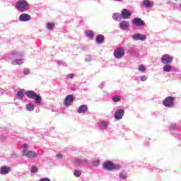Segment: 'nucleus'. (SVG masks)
<instances>
[{
	"instance_id": "1",
	"label": "nucleus",
	"mask_w": 181,
	"mask_h": 181,
	"mask_svg": "<svg viewBox=\"0 0 181 181\" xmlns=\"http://www.w3.org/2000/svg\"><path fill=\"white\" fill-rule=\"evenodd\" d=\"M103 168L104 170L112 172V170H118L121 169V165L115 164L110 160H107L103 163Z\"/></svg>"
},
{
	"instance_id": "2",
	"label": "nucleus",
	"mask_w": 181,
	"mask_h": 181,
	"mask_svg": "<svg viewBox=\"0 0 181 181\" xmlns=\"http://www.w3.org/2000/svg\"><path fill=\"white\" fill-rule=\"evenodd\" d=\"M28 6H29V4L26 0H18L16 4V8L19 12H25Z\"/></svg>"
},
{
	"instance_id": "3",
	"label": "nucleus",
	"mask_w": 181,
	"mask_h": 181,
	"mask_svg": "<svg viewBox=\"0 0 181 181\" xmlns=\"http://www.w3.org/2000/svg\"><path fill=\"white\" fill-rule=\"evenodd\" d=\"M25 95H27V97L31 100H35L36 104H40V103H42V97L32 90L27 91L25 93Z\"/></svg>"
},
{
	"instance_id": "4",
	"label": "nucleus",
	"mask_w": 181,
	"mask_h": 181,
	"mask_svg": "<svg viewBox=\"0 0 181 181\" xmlns=\"http://www.w3.org/2000/svg\"><path fill=\"white\" fill-rule=\"evenodd\" d=\"M114 56L116 59H121L125 56V50L122 47H118L114 51Z\"/></svg>"
},
{
	"instance_id": "5",
	"label": "nucleus",
	"mask_w": 181,
	"mask_h": 181,
	"mask_svg": "<svg viewBox=\"0 0 181 181\" xmlns=\"http://www.w3.org/2000/svg\"><path fill=\"white\" fill-rule=\"evenodd\" d=\"M173 101H175V98L168 96L163 100V105L165 107H172L173 105Z\"/></svg>"
},
{
	"instance_id": "6",
	"label": "nucleus",
	"mask_w": 181,
	"mask_h": 181,
	"mask_svg": "<svg viewBox=\"0 0 181 181\" xmlns=\"http://www.w3.org/2000/svg\"><path fill=\"white\" fill-rule=\"evenodd\" d=\"M22 156H25V158H28V159H35V158H37V154L33 151H29L26 153H24Z\"/></svg>"
},
{
	"instance_id": "7",
	"label": "nucleus",
	"mask_w": 181,
	"mask_h": 181,
	"mask_svg": "<svg viewBox=\"0 0 181 181\" xmlns=\"http://www.w3.org/2000/svg\"><path fill=\"white\" fill-rule=\"evenodd\" d=\"M132 23L133 25H135V26H145V21L139 18H135L132 21Z\"/></svg>"
},
{
	"instance_id": "8",
	"label": "nucleus",
	"mask_w": 181,
	"mask_h": 181,
	"mask_svg": "<svg viewBox=\"0 0 181 181\" xmlns=\"http://www.w3.org/2000/svg\"><path fill=\"white\" fill-rule=\"evenodd\" d=\"M161 60L164 64H167V63H170V62H173V58L170 57V56H169V54H165L162 56Z\"/></svg>"
},
{
	"instance_id": "9",
	"label": "nucleus",
	"mask_w": 181,
	"mask_h": 181,
	"mask_svg": "<svg viewBox=\"0 0 181 181\" xmlns=\"http://www.w3.org/2000/svg\"><path fill=\"white\" fill-rule=\"evenodd\" d=\"M124 114H125V112L122 109H119L116 111L115 114V119H122V117H124Z\"/></svg>"
},
{
	"instance_id": "10",
	"label": "nucleus",
	"mask_w": 181,
	"mask_h": 181,
	"mask_svg": "<svg viewBox=\"0 0 181 181\" xmlns=\"http://www.w3.org/2000/svg\"><path fill=\"white\" fill-rule=\"evenodd\" d=\"M121 16L122 19H129L131 16V12H129V10L124 8L122 11Z\"/></svg>"
},
{
	"instance_id": "11",
	"label": "nucleus",
	"mask_w": 181,
	"mask_h": 181,
	"mask_svg": "<svg viewBox=\"0 0 181 181\" xmlns=\"http://www.w3.org/2000/svg\"><path fill=\"white\" fill-rule=\"evenodd\" d=\"M74 99L73 98V95H68L64 100L65 105H71L73 104V101Z\"/></svg>"
},
{
	"instance_id": "12",
	"label": "nucleus",
	"mask_w": 181,
	"mask_h": 181,
	"mask_svg": "<svg viewBox=\"0 0 181 181\" xmlns=\"http://www.w3.org/2000/svg\"><path fill=\"white\" fill-rule=\"evenodd\" d=\"M30 15L26 14V13H23L19 16V20L21 22H28V21H30Z\"/></svg>"
},
{
	"instance_id": "13",
	"label": "nucleus",
	"mask_w": 181,
	"mask_h": 181,
	"mask_svg": "<svg viewBox=\"0 0 181 181\" xmlns=\"http://www.w3.org/2000/svg\"><path fill=\"white\" fill-rule=\"evenodd\" d=\"M134 40H145L146 39V35H141L139 33L134 34L133 35Z\"/></svg>"
},
{
	"instance_id": "14",
	"label": "nucleus",
	"mask_w": 181,
	"mask_h": 181,
	"mask_svg": "<svg viewBox=\"0 0 181 181\" xmlns=\"http://www.w3.org/2000/svg\"><path fill=\"white\" fill-rule=\"evenodd\" d=\"M9 172H11V168L6 165L1 167L0 169V173L1 175H6L9 173Z\"/></svg>"
},
{
	"instance_id": "15",
	"label": "nucleus",
	"mask_w": 181,
	"mask_h": 181,
	"mask_svg": "<svg viewBox=\"0 0 181 181\" xmlns=\"http://www.w3.org/2000/svg\"><path fill=\"white\" fill-rule=\"evenodd\" d=\"M88 107L86 105H81L78 109V114H83L84 112H87Z\"/></svg>"
},
{
	"instance_id": "16",
	"label": "nucleus",
	"mask_w": 181,
	"mask_h": 181,
	"mask_svg": "<svg viewBox=\"0 0 181 181\" xmlns=\"http://www.w3.org/2000/svg\"><path fill=\"white\" fill-rule=\"evenodd\" d=\"M143 5L146 8H153V1H151L150 0H144L143 1Z\"/></svg>"
},
{
	"instance_id": "17",
	"label": "nucleus",
	"mask_w": 181,
	"mask_h": 181,
	"mask_svg": "<svg viewBox=\"0 0 181 181\" xmlns=\"http://www.w3.org/2000/svg\"><path fill=\"white\" fill-rule=\"evenodd\" d=\"M11 64L15 66V64H18V66H21V64H23V59H17L14 61L11 62Z\"/></svg>"
},
{
	"instance_id": "18",
	"label": "nucleus",
	"mask_w": 181,
	"mask_h": 181,
	"mask_svg": "<svg viewBox=\"0 0 181 181\" xmlns=\"http://www.w3.org/2000/svg\"><path fill=\"white\" fill-rule=\"evenodd\" d=\"M95 40H96L97 43H103V42H104V35H98L96 36Z\"/></svg>"
},
{
	"instance_id": "19",
	"label": "nucleus",
	"mask_w": 181,
	"mask_h": 181,
	"mask_svg": "<svg viewBox=\"0 0 181 181\" xmlns=\"http://www.w3.org/2000/svg\"><path fill=\"white\" fill-rule=\"evenodd\" d=\"M85 163H88V161L87 160V159H84L83 161H81V160H76L75 161V165H85Z\"/></svg>"
},
{
	"instance_id": "20",
	"label": "nucleus",
	"mask_w": 181,
	"mask_h": 181,
	"mask_svg": "<svg viewBox=\"0 0 181 181\" xmlns=\"http://www.w3.org/2000/svg\"><path fill=\"white\" fill-rule=\"evenodd\" d=\"M112 18L115 21H119L121 19V13H115L112 15Z\"/></svg>"
},
{
	"instance_id": "21",
	"label": "nucleus",
	"mask_w": 181,
	"mask_h": 181,
	"mask_svg": "<svg viewBox=\"0 0 181 181\" xmlns=\"http://www.w3.org/2000/svg\"><path fill=\"white\" fill-rule=\"evenodd\" d=\"M86 35L87 37H90V38L94 37V33L91 30H86Z\"/></svg>"
},
{
	"instance_id": "22",
	"label": "nucleus",
	"mask_w": 181,
	"mask_h": 181,
	"mask_svg": "<svg viewBox=\"0 0 181 181\" xmlns=\"http://www.w3.org/2000/svg\"><path fill=\"white\" fill-rule=\"evenodd\" d=\"M47 29H49V30H53L54 29V24L51 23H47L46 24Z\"/></svg>"
},
{
	"instance_id": "23",
	"label": "nucleus",
	"mask_w": 181,
	"mask_h": 181,
	"mask_svg": "<svg viewBox=\"0 0 181 181\" xmlns=\"http://www.w3.org/2000/svg\"><path fill=\"white\" fill-rule=\"evenodd\" d=\"M172 70V66L170 65H165L163 66V71H166L167 73H169Z\"/></svg>"
},
{
	"instance_id": "24",
	"label": "nucleus",
	"mask_w": 181,
	"mask_h": 181,
	"mask_svg": "<svg viewBox=\"0 0 181 181\" xmlns=\"http://www.w3.org/2000/svg\"><path fill=\"white\" fill-rule=\"evenodd\" d=\"M120 28H128L129 26V23L127 21H123L119 23Z\"/></svg>"
},
{
	"instance_id": "25",
	"label": "nucleus",
	"mask_w": 181,
	"mask_h": 181,
	"mask_svg": "<svg viewBox=\"0 0 181 181\" xmlns=\"http://www.w3.org/2000/svg\"><path fill=\"white\" fill-rule=\"evenodd\" d=\"M27 110L28 111H33L35 110V107L33 106V104L30 103L26 105Z\"/></svg>"
},
{
	"instance_id": "26",
	"label": "nucleus",
	"mask_w": 181,
	"mask_h": 181,
	"mask_svg": "<svg viewBox=\"0 0 181 181\" xmlns=\"http://www.w3.org/2000/svg\"><path fill=\"white\" fill-rule=\"evenodd\" d=\"M112 101L114 103H119V101H121V98H119V96H114L112 98Z\"/></svg>"
},
{
	"instance_id": "27",
	"label": "nucleus",
	"mask_w": 181,
	"mask_h": 181,
	"mask_svg": "<svg viewBox=\"0 0 181 181\" xmlns=\"http://www.w3.org/2000/svg\"><path fill=\"white\" fill-rule=\"evenodd\" d=\"M74 176H76V177H80V176H81V171L77 170H75L74 173Z\"/></svg>"
},
{
	"instance_id": "28",
	"label": "nucleus",
	"mask_w": 181,
	"mask_h": 181,
	"mask_svg": "<svg viewBox=\"0 0 181 181\" xmlns=\"http://www.w3.org/2000/svg\"><path fill=\"white\" fill-rule=\"evenodd\" d=\"M100 160L96 159V160H95L93 161V166H94L95 168H97V166H98V165H100Z\"/></svg>"
},
{
	"instance_id": "29",
	"label": "nucleus",
	"mask_w": 181,
	"mask_h": 181,
	"mask_svg": "<svg viewBox=\"0 0 181 181\" xmlns=\"http://www.w3.org/2000/svg\"><path fill=\"white\" fill-rule=\"evenodd\" d=\"M127 173H119V179H123V180H125L127 179Z\"/></svg>"
},
{
	"instance_id": "30",
	"label": "nucleus",
	"mask_w": 181,
	"mask_h": 181,
	"mask_svg": "<svg viewBox=\"0 0 181 181\" xmlns=\"http://www.w3.org/2000/svg\"><path fill=\"white\" fill-rule=\"evenodd\" d=\"M17 95L19 97V98H23V97H25V94H23V92L22 91L18 92Z\"/></svg>"
},
{
	"instance_id": "31",
	"label": "nucleus",
	"mask_w": 181,
	"mask_h": 181,
	"mask_svg": "<svg viewBox=\"0 0 181 181\" xmlns=\"http://www.w3.org/2000/svg\"><path fill=\"white\" fill-rule=\"evenodd\" d=\"M28 144H25L23 145V153H25L26 151H28Z\"/></svg>"
},
{
	"instance_id": "32",
	"label": "nucleus",
	"mask_w": 181,
	"mask_h": 181,
	"mask_svg": "<svg viewBox=\"0 0 181 181\" xmlns=\"http://www.w3.org/2000/svg\"><path fill=\"white\" fill-rule=\"evenodd\" d=\"M30 172H32V173H36L37 172V167H32L30 169Z\"/></svg>"
},
{
	"instance_id": "33",
	"label": "nucleus",
	"mask_w": 181,
	"mask_h": 181,
	"mask_svg": "<svg viewBox=\"0 0 181 181\" xmlns=\"http://www.w3.org/2000/svg\"><path fill=\"white\" fill-rule=\"evenodd\" d=\"M139 71H145V66L144 64H141L139 66Z\"/></svg>"
},
{
	"instance_id": "34",
	"label": "nucleus",
	"mask_w": 181,
	"mask_h": 181,
	"mask_svg": "<svg viewBox=\"0 0 181 181\" xmlns=\"http://www.w3.org/2000/svg\"><path fill=\"white\" fill-rule=\"evenodd\" d=\"M107 125H108V124L107 123V122H102V123L100 124V127H101L102 128H105L106 127H107Z\"/></svg>"
},
{
	"instance_id": "35",
	"label": "nucleus",
	"mask_w": 181,
	"mask_h": 181,
	"mask_svg": "<svg viewBox=\"0 0 181 181\" xmlns=\"http://www.w3.org/2000/svg\"><path fill=\"white\" fill-rule=\"evenodd\" d=\"M146 80H148V77H146V76H141V81H146Z\"/></svg>"
},
{
	"instance_id": "36",
	"label": "nucleus",
	"mask_w": 181,
	"mask_h": 181,
	"mask_svg": "<svg viewBox=\"0 0 181 181\" xmlns=\"http://www.w3.org/2000/svg\"><path fill=\"white\" fill-rule=\"evenodd\" d=\"M30 73V71L29 69H24L23 71V74H25V76L29 74Z\"/></svg>"
},
{
	"instance_id": "37",
	"label": "nucleus",
	"mask_w": 181,
	"mask_h": 181,
	"mask_svg": "<svg viewBox=\"0 0 181 181\" xmlns=\"http://www.w3.org/2000/svg\"><path fill=\"white\" fill-rule=\"evenodd\" d=\"M66 78H74V74H71L66 75Z\"/></svg>"
},
{
	"instance_id": "38",
	"label": "nucleus",
	"mask_w": 181,
	"mask_h": 181,
	"mask_svg": "<svg viewBox=\"0 0 181 181\" xmlns=\"http://www.w3.org/2000/svg\"><path fill=\"white\" fill-rule=\"evenodd\" d=\"M57 158H58V159H63V154L62 153L57 154Z\"/></svg>"
},
{
	"instance_id": "39",
	"label": "nucleus",
	"mask_w": 181,
	"mask_h": 181,
	"mask_svg": "<svg viewBox=\"0 0 181 181\" xmlns=\"http://www.w3.org/2000/svg\"><path fill=\"white\" fill-rule=\"evenodd\" d=\"M100 88H104V83H100L99 85Z\"/></svg>"
},
{
	"instance_id": "40",
	"label": "nucleus",
	"mask_w": 181,
	"mask_h": 181,
	"mask_svg": "<svg viewBox=\"0 0 181 181\" xmlns=\"http://www.w3.org/2000/svg\"><path fill=\"white\" fill-rule=\"evenodd\" d=\"M115 1H121V0H115Z\"/></svg>"
}]
</instances>
